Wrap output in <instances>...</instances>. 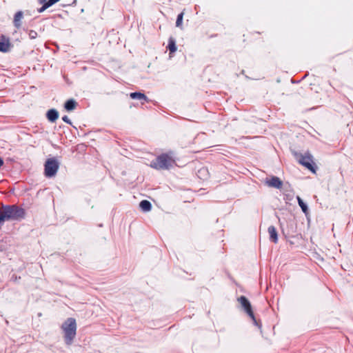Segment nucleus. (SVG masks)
Here are the masks:
<instances>
[{"mask_svg":"<svg viewBox=\"0 0 353 353\" xmlns=\"http://www.w3.org/2000/svg\"><path fill=\"white\" fill-rule=\"evenodd\" d=\"M175 165L173 153L162 154L150 163V167L157 170H168Z\"/></svg>","mask_w":353,"mask_h":353,"instance_id":"obj_1","label":"nucleus"},{"mask_svg":"<svg viewBox=\"0 0 353 353\" xmlns=\"http://www.w3.org/2000/svg\"><path fill=\"white\" fill-rule=\"evenodd\" d=\"M64 332V339L67 345H71L76 336L77 323L73 318L68 319L61 326Z\"/></svg>","mask_w":353,"mask_h":353,"instance_id":"obj_2","label":"nucleus"},{"mask_svg":"<svg viewBox=\"0 0 353 353\" xmlns=\"http://www.w3.org/2000/svg\"><path fill=\"white\" fill-rule=\"evenodd\" d=\"M10 221H21L26 216L25 210L16 205H5Z\"/></svg>","mask_w":353,"mask_h":353,"instance_id":"obj_3","label":"nucleus"},{"mask_svg":"<svg viewBox=\"0 0 353 353\" xmlns=\"http://www.w3.org/2000/svg\"><path fill=\"white\" fill-rule=\"evenodd\" d=\"M59 169V163L54 159H49L45 163V174L47 177L54 176Z\"/></svg>","mask_w":353,"mask_h":353,"instance_id":"obj_4","label":"nucleus"},{"mask_svg":"<svg viewBox=\"0 0 353 353\" xmlns=\"http://www.w3.org/2000/svg\"><path fill=\"white\" fill-rule=\"evenodd\" d=\"M299 162L312 172H315L313 158L310 153L300 155Z\"/></svg>","mask_w":353,"mask_h":353,"instance_id":"obj_5","label":"nucleus"},{"mask_svg":"<svg viewBox=\"0 0 353 353\" xmlns=\"http://www.w3.org/2000/svg\"><path fill=\"white\" fill-rule=\"evenodd\" d=\"M264 183L268 187L274 188L276 189H281L283 185V181L279 177L275 176L267 177L265 179Z\"/></svg>","mask_w":353,"mask_h":353,"instance_id":"obj_6","label":"nucleus"},{"mask_svg":"<svg viewBox=\"0 0 353 353\" xmlns=\"http://www.w3.org/2000/svg\"><path fill=\"white\" fill-rule=\"evenodd\" d=\"M238 300L246 313L255 321L254 316L249 301L243 296H241Z\"/></svg>","mask_w":353,"mask_h":353,"instance_id":"obj_7","label":"nucleus"},{"mask_svg":"<svg viewBox=\"0 0 353 353\" xmlns=\"http://www.w3.org/2000/svg\"><path fill=\"white\" fill-rule=\"evenodd\" d=\"M1 41H0V52H6L9 51L10 48V43L9 39L2 35L1 37Z\"/></svg>","mask_w":353,"mask_h":353,"instance_id":"obj_8","label":"nucleus"},{"mask_svg":"<svg viewBox=\"0 0 353 353\" xmlns=\"http://www.w3.org/2000/svg\"><path fill=\"white\" fill-rule=\"evenodd\" d=\"M46 115L50 122H54L59 117V112L55 109H50L47 112Z\"/></svg>","mask_w":353,"mask_h":353,"instance_id":"obj_9","label":"nucleus"},{"mask_svg":"<svg viewBox=\"0 0 353 353\" xmlns=\"http://www.w3.org/2000/svg\"><path fill=\"white\" fill-rule=\"evenodd\" d=\"M7 213L5 205H3L0 208V225H2L5 221H10Z\"/></svg>","mask_w":353,"mask_h":353,"instance_id":"obj_10","label":"nucleus"},{"mask_svg":"<svg viewBox=\"0 0 353 353\" xmlns=\"http://www.w3.org/2000/svg\"><path fill=\"white\" fill-rule=\"evenodd\" d=\"M268 232H269V234H270V239L274 242V243H277L278 241V235H277V232H276V228H274V226H270L268 228Z\"/></svg>","mask_w":353,"mask_h":353,"instance_id":"obj_11","label":"nucleus"},{"mask_svg":"<svg viewBox=\"0 0 353 353\" xmlns=\"http://www.w3.org/2000/svg\"><path fill=\"white\" fill-rule=\"evenodd\" d=\"M139 207L143 212H149L151 210L152 205L150 201L143 200L140 202Z\"/></svg>","mask_w":353,"mask_h":353,"instance_id":"obj_12","label":"nucleus"},{"mask_svg":"<svg viewBox=\"0 0 353 353\" xmlns=\"http://www.w3.org/2000/svg\"><path fill=\"white\" fill-rule=\"evenodd\" d=\"M23 18V12L21 11L17 12L14 18V24L15 27L19 28L21 26V20Z\"/></svg>","mask_w":353,"mask_h":353,"instance_id":"obj_13","label":"nucleus"},{"mask_svg":"<svg viewBox=\"0 0 353 353\" xmlns=\"http://www.w3.org/2000/svg\"><path fill=\"white\" fill-rule=\"evenodd\" d=\"M77 102L74 99H69L65 103V108L68 111H72L75 109Z\"/></svg>","mask_w":353,"mask_h":353,"instance_id":"obj_14","label":"nucleus"},{"mask_svg":"<svg viewBox=\"0 0 353 353\" xmlns=\"http://www.w3.org/2000/svg\"><path fill=\"white\" fill-rule=\"evenodd\" d=\"M130 97L132 99H139V100H145L146 101H148V97L143 93L141 92H132L130 94Z\"/></svg>","mask_w":353,"mask_h":353,"instance_id":"obj_15","label":"nucleus"},{"mask_svg":"<svg viewBox=\"0 0 353 353\" xmlns=\"http://www.w3.org/2000/svg\"><path fill=\"white\" fill-rule=\"evenodd\" d=\"M168 49L170 50V54L176 51V43H175V40L172 37H170L169 39L168 47Z\"/></svg>","mask_w":353,"mask_h":353,"instance_id":"obj_16","label":"nucleus"},{"mask_svg":"<svg viewBox=\"0 0 353 353\" xmlns=\"http://www.w3.org/2000/svg\"><path fill=\"white\" fill-rule=\"evenodd\" d=\"M296 199L299 206L301 207L302 211L306 214L308 212V208L307 205L303 202V201L301 199L300 196H297Z\"/></svg>","mask_w":353,"mask_h":353,"instance_id":"obj_17","label":"nucleus"},{"mask_svg":"<svg viewBox=\"0 0 353 353\" xmlns=\"http://www.w3.org/2000/svg\"><path fill=\"white\" fill-rule=\"evenodd\" d=\"M183 12L180 13L178 15L177 19H176V26L177 27L181 26L182 21H183Z\"/></svg>","mask_w":353,"mask_h":353,"instance_id":"obj_18","label":"nucleus"},{"mask_svg":"<svg viewBox=\"0 0 353 353\" xmlns=\"http://www.w3.org/2000/svg\"><path fill=\"white\" fill-rule=\"evenodd\" d=\"M29 37L31 39H35L37 37V32H35L34 30H30V32L29 33Z\"/></svg>","mask_w":353,"mask_h":353,"instance_id":"obj_19","label":"nucleus"},{"mask_svg":"<svg viewBox=\"0 0 353 353\" xmlns=\"http://www.w3.org/2000/svg\"><path fill=\"white\" fill-rule=\"evenodd\" d=\"M49 8V7H48V6H47V4L45 3L43 4V6L41 8H39V9L38 10V12H43L44 10H46L47 8Z\"/></svg>","mask_w":353,"mask_h":353,"instance_id":"obj_20","label":"nucleus"},{"mask_svg":"<svg viewBox=\"0 0 353 353\" xmlns=\"http://www.w3.org/2000/svg\"><path fill=\"white\" fill-rule=\"evenodd\" d=\"M62 119L64 122L67 123H69V124H71V121L70 119L68 118V116H63L62 117Z\"/></svg>","mask_w":353,"mask_h":353,"instance_id":"obj_21","label":"nucleus"},{"mask_svg":"<svg viewBox=\"0 0 353 353\" xmlns=\"http://www.w3.org/2000/svg\"><path fill=\"white\" fill-rule=\"evenodd\" d=\"M207 172L208 170L205 168H201V170H199V174H207Z\"/></svg>","mask_w":353,"mask_h":353,"instance_id":"obj_22","label":"nucleus"},{"mask_svg":"<svg viewBox=\"0 0 353 353\" xmlns=\"http://www.w3.org/2000/svg\"><path fill=\"white\" fill-rule=\"evenodd\" d=\"M3 165V161L1 158H0V168Z\"/></svg>","mask_w":353,"mask_h":353,"instance_id":"obj_23","label":"nucleus"},{"mask_svg":"<svg viewBox=\"0 0 353 353\" xmlns=\"http://www.w3.org/2000/svg\"><path fill=\"white\" fill-rule=\"evenodd\" d=\"M40 3H45L46 0H38Z\"/></svg>","mask_w":353,"mask_h":353,"instance_id":"obj_24","label":"nucleus"}]
</instances>
